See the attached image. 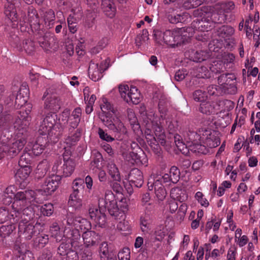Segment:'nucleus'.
<instances>
[{"label":"nucleus","mask_w":260,"mask_h":260,"mask_svg":"<svg viewBox=\"0 0 260 260\" xmlns=\"http://www.w3.org/2000/svg\"><path fill=\"white\" fill-rule=\"evenodd\" d=\"M183 136L186 144L178 135L174 136V142L178 150L184 155H187L189 150L198 154H206L209 152V148L216 147L220 143L217 132L204 128L197 132L189 131Z\"/></svg>","instance_id":"obj_1"},{"label":"nucleus","mask_w":260,"mask_h":260,"mask_svg":"<svg viewBox=\"0 0 260 260\" xmlns=\"http://www.w3.org/2000/svg\"><path fill=\"white\" fill-rule=\"evenodd\" d=\"M158 110L159 115L153 112H150L147 115L145 135L154 153L159 155L161 150L158 142L162 146L166 144V136L162 126L164 121L167 123L170 122V118L167 110L160 103L158 104Z\"/></svg>","instance_id":"obj_2"},{"label":"nucleus","mask_w":260,"mask_h":260,"mask_svg":"<svg viewBox=\"0 0 260 260\" xmlns=\"http://www.w3.org/2000/svg\"><path fill=\"white\" fill-rule=\"evenodd\" d=\"M31 108V106L28 105L27 110H25V111H20V116L16 119L14 123L15 137L12 142L8 144H4V148L7 153V156L10 158L17 155L26 143V133L31 120L29 115Z\"/></svg>","instance_id":"obj_3"},{"label":"nucleus","mask_w":260,"mask_h":260,"mask_svg":"<svg viewBox=\"0 0 260 260\" xmlns=\"http://www.w3.org/2000/svg\"><path fill=\"white\" fill-rule=\"evenodd\" d=\"M31 108V106L28 105L27 110H25V111H20V116L16 119L14 123L15 137L12 142L8 144H4V148L7 153V156L10 158L17 155L26 143V133L31 120L29 115Z\"/></svg>","instance_id":"obj_4"},{"label":"nucleus","mask_w":260,"mask_h":260,"mask_svg":"<svg viewBox=\"0 0 260 260\" xmlns=\"http://www.w3.org/2000/svg\"><path fill=\"white\" fill-rule=\"evenodd\" d=\"M120 204H117L115 194L110 190H107L105 192L104 198L99 199L100 207L107 208L109 214L116 220H120L117 225V229L120 231H130V225L127 221L125 220V212L128 210V206L122 200Z\"/></svg>","instance_id":"obj_5"},{"label":"nucleus","mask_w":260,"mask_h":260,"mask_svg":"<svg viewBox=\"0 0 260 260\" xmlns=\"http://www.w3.org/2000/svg\"><path fill=\"white\" fill-rule=\"evenodd\" d=\"M69 115L68 111H64L57 120L55 113H48L41 122L38 132L40 134L47 135L50 141L57 142L68 121Z\"/></svg>","instance_id":"obj_6"},{"label":"nucleus","mask_w":260,"mask_h":260,"mask_svg":"<svg viewBox=\"0 0 260 260\" xmlns=\"http://www.w3.org/2000/svg\"><path fill=\"white\" fill-rule=\"evenodd\" d=\"M7 3L5 5L4 13L12 23L13 28L20 25L21 31H25V28L28 24L40 26L39 16L37 10L30 7L28 9L27 17L21 14V18L18 19L16 10V5L18 3V0H6Z\"/></svg>","instance_id":"obj_7"},{"label":"nucleus","mask_w":260,"mask_h":260,"mask_svg":"<svg viewBox=\"0 0 260 260\" xmlns=\"http://www.w3.org/2000/svg\"><path fill=\"white\" fill-rule=\"evenodd\" d=\"M35 203H41L37 197L36 192L33 190H21L17 192L14 196V202L12 205L13 212L12 216L13 222L19 220V211L25 207L35 205Z\"/></svg>","instance_id":"obj_8"},{"label":"nucleus","mask_w":260,"mask_h":260,"mask_svg":"<svg viewBox=\"0 0 260 260\" xmlns=\"http://www.w3.org/2000/svg\"><path fill=\"white\" fill-rule=\"evenodd\" d=\"M190 30H192L191 28H187L186 31L183 28L167 30L165 32L156 30L155 31L154 36L158 43L161 44L164 42L169 45L175 46L187 41V39L192 36V32L191 35L187 34V31L189 32Z\"/></svg>","instance_id":"obj_9"},{"label":"nucleus","mask_w":260,"mask_h":260,"mask_svg":"<svg viewBox=\"0 0 260 260\" xmlns=\"http://www.w3.org/2000/svg\"><path fill=\"white\" fill-rule=\"evenodd\" d=\"M236 77L233 74H222L218 78V89L221 93L235 94L237 92Z\"/></svg>","instance_id":"obj_10"},{"label":"nucleus","mask_w":260,"mask_h":260,"mask_svg":"<svg viewBox=\"0 0 260 260\" xmlns=\"http://www.w3.org/2000/svg\"><path fill=\"white\" fill-rule=\"evenodd\" d=\"M119 91L121 98L128 104L137 105L141 102V93L135 86L120 85Z\"/></svg>","instance_id":"obj_11"},{"label":"nucleus","mask_w":260,"mask_h":260,"mask_svg":"<svg viewBox=\"0 0 260 260\" xmlns=\"http://www.w3.org/2000/svg\"><path fill=\"white\" fill-rule=\"evenodd\" d=\"M76 229L72 231L71 233V237L69 238L70 239L71 244L72 247L75 249L79 248L80 245V234L79 230L86 231H89L91 228L90 223L86 219L83 218L81 217H77L76 218Z\"/></svg>","instance_id":"obj_12"},{"label":"nucleus","mask_w":260,"mask_h":260,"mask_svg":"<svg viewBox=\"0 0 260 260\" xmlns=\"http://www.w3.org/2000/svg\"><path fill=\"white\" fill-rule=\"evenodd\" d=\"M234 5L233 2H229L228 4H223L216 5L214 8L215 12L212 14H207L208 17L210 16V19L208 20L212 21L215 23H222L225 22L226 20L225 13H229L234 9Z\"/></svg>","instance_id":"obj_13"},{"label":"nucleus","mask_w":260,"mask_h":260,"mask_svg":"<svg viewBox=\"0 0 260 260\" xmlns=\"http://www.w3.org/2000/svg\"><path fill=\"white\" fill-rule=\"evenodd\" d=\"M61 159H56L52 167V171L53 172L57 173V172H60L62 176L64 177H68L73 173L76 167V163L75 161L71 158H66L64 156L63 157V164L60 168L58 169V167L61 164Z\"/></svg>","instance_id":"obj_14"},{"label":"nucleus","mask_w":260,"mask_h":260,"mask_svg":"<svg viewBox=\"0 0 260 260\" xmlns=\"http://www.w3.org/2000/svg\"><path fill=\"white\" fill-rule=\"evenodd\" d=\"M101 121L106 126L114 133L125 134L127 132L126 127L117 116L109 118L107 115H102Z\"/></svg>","instance_id":"obj_15"},{"label":"nucleus","mask_w":260,"mask_h":260,"mask_svg":"<svg viewBox=\"0 0 260 260\" xmlns=\"http://www.w3.org/2000/svg\"><path fill=\"white\" fill-rule=\"evenodd\" d=\"M61 177L56 174H52L48 176L41 185V190L46 194H50L55 191L58 187Z\"/></svg>","instance_id":"obj_16"},{"label":"nucleus","mask_w":260,"mask_h":260,"mask_svg":"<svg viewBox=\"0 0 260 260\" xmlns=\"http://www.w3.org/2000/svg\"><path fill=\"white\" fill-rule=\"evenodd\" d=\"M99 209L96 207H90L89 209V215L91 219L100 227H103L106 223V216L103 210L107 209L104 207H100L99 204Z\"/></svg>","instance_id":"obj_17"},{"label":"nucleus","mask_w":260,"mask_h":260,"mask_svg":"<svg viewBox=\"0 0 260 260\" xmlns=\"http://www.w3.org/2000/svg\"><path fill=\"white\" fill-rule=\"evenodd\" d=\"M39 133L41 136L38 138L35 143L32 146L29 144L28 145V146L31 147L32 153L36 156H38L43 152L44 147L47 144L56 143L52 142L51 140L50 141L47 137V135L40 134L39 132Z\"/></svg>","instance_id":"obj_18"},{"label":"nucleus","mask_w":260,"mask_h":260,"mask_svg":"<svg viewBox=\"0 0 260 260\" xmlns=\"http://www.w3.org/2000/svg\"><path fill=\"white\" fill-rule=\"evenodd\" d=\"M35 233V226L33 224L24 221H20L18 225V233L20 236H22L26 240H30Z\"/></svg>","instance_id":"obj_19"},{"label":"nucleus","mask_w":260,"mask_h":260,"mask_svg":"<svg viewBox=\"0 0 260 260\" xmlns=\"http://www.w3.org/2000/svg\"><path fill=\"white\" fill-rule=\"evenodd\" d=\"M102 66V63L99 66L98 63H94L92 61L90 62L88 68V75L92 80L98 81L103 77V73L104 70Z\"/></svg>","instance_id":"obj_20"},{"label":"nucleus","mask_w":260,"mask_h":260,"mask_svg":"<svg viewBox=\"0 0 260 260\" xmlns=\"http://www.w3.org/2000/svg\"><path fill=\"white\" fill-rule=\"evenodd\" d=\"M62 102L55 95H50L47 97L45 101L44 108L46 110L53 111V113L58 111L61 105Z\"/></svg>","instance_id":"obj_21"},{"label":"nucleus","mask_w":260,"mask_h":260,"mask_svg":"<svg viewBox=\"0 0 260 260\" xmlns=\"http://www.w3.org/2000/svg\"><path fill=\"white\" fill-rule=\"evenodd\" d=\"M29 95V89L25 85H22L20 87L19 90L15 99V106L16 108H19L26 104Z\"/></svg>","instance_id":"obj_22"},{"label":"nucleus","mask_w":260,"mask_h":260,"mask_svg":"<svg viewBox=\"0 0 260 260\" xmlns=\"http://www.w3.org/2000/svg\"><path fill=\"white\" fill-rule=\"evenodd\" d=\"M128 181L132 186L140 187L143 184V176L142 172L138 169H133L128 176Z\"/></svg>","instance_id":"obj_23"},{"label":"nucleus","mask_w":260,"mask_h":260,"mask_svg":"<svg viewBox=\"0 0 260 260\" xmlns=\"http://www.w3.org/2000/svg\"><path fill=\"white\" fill-rule=\"evenodd\" d=\"M36 204L34 206H28L25 207L21 211H19L20 213L19 215V220L17 222H20V221H24L25 223L29 222L30 220L34 217V213L35 208H36Z\"/></svg>","instance_id":"obj_24"},{"label":"nucleus","mask_w":260,"mask_h":260,"mask_svg":"<svg viewBox=\"0 0 260 260\" xmlns=\"http://www.w3.org/2000/svg\"><path fill=\"white\" fill-rule=\"evenodd\" d=\"M82 238L84 244L86 247L84 248H88L96 244L99 240V236L94 231H87L83 232Z\"/></svg>","instance_id":"obj_25"},{"label":"nucleus","mask_w":260,"mask_h":260,"mask_svg":"<svg viewBox=\"0 0 260 260\" xmlns=\"http://www.w3.org/2000/svg\"><path fill=\"white\" fill-rule=\"evenodd\" d=\"M153 184L149 183V180L148 181V188L149 190H152L154 188L156 198L160 201H162L166 198L167 192L161 183H157L154 182Z\"/></svg>","instance_id":"obj_26"},{"label":"nucleus","mask_w":260,"mask_h":260,"mask_svg":"<svg viewBox=\"0 0 260 260\" xmlns=\"http://www.w3.org/2000/svg\"><path fill=\"white\" fill-rule=\"evenodd\" d=\"M102 8L108 17L113 18L116 13V8L113 0H103Z\"/></svg>","instance_id":"obj_27"},{"label":"nucleus","mask_w":260,"mask_h":260,"mask_svg":"<svg viewBox=\"0 0 260 260\" xmlns=\"http://www.w3.org/2000/svg\"><path fill=\"white\" fill-rule=\"evenodd\" d=\"M100 107L102 111V114L100 115L101 119L102 115H107L109 118H111L113 117L112 115L116 113V111L112 105L105 98L102 99V103Z\"/></svg>","instance_id":"obj_28"},{"label":"nucleus","mask_w":260,"mask_h":260,"mask_svg":"<svg viewBox=\"0 0 260 260\" xmlns=\"http://www.w3.org/2000/svg\"><path fill=\"white\" fill-rule=\"evenodd\" d=\"M170 195L172 199L180 202H184L188 199V194L186 191L180 188L175 187L171 189Z\"/></svg>","instance_id":"obj_29"},{"label":"nucleus","mask_w":260,"mask_h":260,"mask_svg":"<svg viewBox=\"0 0 260 260\" xmlns=\"http://www.w3.org/2000/svg\"><path fill=\"white\" fill-rule=\"evenodd\" d=\"M42 17L43 19L45 26L47 28L52 27L55 23V15L54 11L49 9L43 14H41Z\"/></svg>","instance_id":"obj_30"},{"label":"nucleus","mask_w":260,"mask_h":260,"mask_svg":"<svg viewBox=\"0 0 260 260\" xmlns=\"http://www.w3.org/2000/svg\"><path fill=\"white\" fill-rule=\"evenodd\" d=\"M149 183L152 184L154 182L157 183H170L172 182L171 178L169 173H166L163 175L159 174H153L149 178Z\"/></svg>","instance_id":"obj_31"},{"label":"nucleus","mask_w":260,"mask_h":260,"mask_svg":"<svg viewBox=\"0 0 260 260\" xmlns=\"http://www.w3.org/2000/svg\"><path fill=\"white\" fill-rule=\"evenodd\" d=\"M31 172L30 167H20L17 171L15 177L19 182H23L29 177Z\"/></svg>","instance_id":"obj_32"},{"label":"nucleus","mask_w":260,"mask_h":260,"mask_svg":"<svg viewBox=\"0 0 260 260\" xmlns=\"http://www.w3.org/2000/svg\"><path fill=\"white\" fill-rule=\"evenodd\" d=\"M68 205L75 210L80 209L82 206V200L80 198L77 192H73L70 194Z\"/></svg>","instance_id":"obj_33"},{"label":"nucleus","mask_w":260,"mask_h":260,"mask_svg":"<svg viewBox=\"0 0 260 260\" xmlns=\"http://www.w3.org/2000/svg\"><path fill=\"white\" fill-rule=\"evenodd\" d=\"M217 35L224 40L232 36L235 32L234 28L229 25H223L217 30Z\"/></svg>","instance_id":"obj_34"},{"label":"nucleus","mask_w":260,"mask_h":260,"mask_svg":"<svg viewBox=\"0 0 260 260\" xmlns=\"http://www.w3.org/2000/svg\"><path fill=\"white\" fill-rule=\"evenodd\" d=\"M50 168V165L47 160H43L38 165L36 170V177L38 178L43 177Z\"/></svg>","instance_id":"obj_35"},{"label":"nucleus","mask_w":260,"mask_h":260,"mask_svg":"<svg viewBox=\"0 0 260 260\" xmlns=\"http://www.w3.org/2000/svg\"><path fill=\"white\" fill-rule=\"evenodd\" d=\"M108 171L111 178L116 181H121V177L119 170L116 165L111 161L108 164Z\"/></svg>","instance_id":"obj_36"},{"label":"nucleus","mask_w":260,"mask_h":260,"mask_svg":"<svg viewBox=\"0 0 260 260\" xmlns=\"http://www.w3.org/2000/svg\"><path fill=\"white\" fill-rule=\"evenodd\" d=\"M199 111L201 113L208 115L214 113L215 112L214 104L213 103L205 101L201 103Z\"/></svg>","instance_id":"obj_37"},{"label":"nucleus","mask_w":260,"mask_h":260,"mask_svg":"<svg viewBox=\"0 0 260 260\" xmlns=\"http://www.w3.org/2000/svg\"><path fill=\"white\" fill-rule=\"evenodd\" d=\"M51 236L54 238L57 242H60L64 236L62 231L57 223H53L50 229Z\"/></svg>","instance_id":"obj_38"},{"label":"nucleus","mask_w":260,"mask_h":260,"mask_svg":"<svg viewBox=\"0 0 260 260\" xmlns=\"http://www.w3.org/2000/svg\"><path fill=\"white\" fill-rule=\"evenodd\" d=\"M218 109L220 113L229 112L234 107V103L231 100H223L218 104Z\"/></svg>","instance_id":"obj_39"},{"label":"nucleus","mask_w":260,"mask_h":260,"mask_svg":"<svg viewBox=\"0 0 260 260\" xmlns=\"http://www.w3.org/2000/svg\"><path fill=\"white\" fill-rule=\"evenodd\" d=\"M188 14L185 13L182 14H169L168 15V19L171 23H177L183 22L185 21V18H187Z\"/></svg>","instance_id":"obj_40"},{"label":"nucleus","mask_w":260,"mask_h":260,"mask_svg":"<svg viewBox=\"0 0 260 260\" xmlns=\"http://www.w3.org/2000/svg\"><path fill=\"white\" fill-rule=\"evenodd\" d=\"M27 149L29 151L28 146L25 148L22 154L20 156L18 161V164L20 167H29L28 165L31 161V156L30 154L27 152Z\"/></svg>","instance_id":"obj_41"},{"label":"nucleus","mask_w":260,"mask_h":260,"mask_svg":"<svg viewBox=\"0 0 260 260\" xmlns=\"http://www.w3.org/2000/svg\"><path fill=\"white\" fill-rule=\"evenodd\" d=\"M124 159L131 164L138 163L139 162V156L137 153L132 151H125L122 153Z\"/></svg>","instance_id":"obj_42"},{"label":"nucleus","mask_w":260,"mask_h":260,"mask_svg":"<svg viewBox=\"0 0 260 260\" xmlns=\"http://www.w3.org/2000/svg\"><path fill=\"white\" fill-rule=\"evenodd\" d=\"M36 204V208L40 210V212L44 216H49L53 212V206L51 203L46 204L43 206H40Z\"/></svg>","instance_id":"obj_43"},{"label":"nucleus","mask_w":260,"mask_h":260,"mask_svg":"<svg viewBox=\"0 0 260 260\" xmlns=\"http://www.w3.org/2000/svg\"><path fill=\"white\" fill-rule=\"evenodd\" d=\"M15 223H12L7 225H2L0 228V236L5 238L9 237L16 229Z\"/></svg>","instance_id":"obj_44"},{"label":"nucleus","mask_w":260,"mask_h":260,"mask_svg":"<svg viewBox=\"0 0 260 260\" xmlns=\"http://www.w3.org/2000/svg\"><path fill=\"white\" fill-rule=\"evenodd\" d=\"M210 55L208 52L201 50L197 51L193 53V56L191 57L192 60L196 62H201L202 61L206 60Z\"/></svg>","instance_id":"obj_45"},{"label":"nucleus","mask_w":260,"mask_h":260,"mask_svg":"<svg viewBox=\"0 0 260 260\" xmlns=\"http://www.w3.org/2000/svg\"><path fill=\"white\" fill-rule=\"evenodd\" d=\"M140 227L142 232L144 234L149 233L151 230V225L149 220L144 217L140 218Z\"/></svg>","instance_id":"obj_46"},{"label":"nucleus","mask_w":260,"mask_h":260,"mask_svg":"<svg viewBox=\"0 0 260 260\" xmlns=\"http://www.w3.org/2000/svg\"><path fill=\"white\" fill-rule=\"evenodd\" d=\"M12 213H13V210L11 211L10 216H9L8 211L6 208H0V223H3L10 219L12 223H16V222H13Z\"/></svg>","instance_id":"obj_47"},{"label":"nucleus","mask_w":260,"mask_h":260,"mask_svg":"<svg viewBox=\"0 0 260 260\" xmlns=\"http://www.w3.org/2000/svg\"><path fill=\"white\" fill-rule=\"evenodd\" d=\"M171 180L172 183H176L180 179V173L178 168L176 166H172L169 173Z\"/></svg>","instance_id":"obj_48"},{"label":"nucleus","mask_w":260,"mask_h":260,"mask_svg":"<svg viewBox=\"0 0 260 260\" xmlns=\"http://www.w3.org/2000/svg\"><path fill=\"white\" fill-rule=\"evenodd\" d=\"M81 111L80 108H76L72 112V116L74 117L75 120L71 123V126L74 128L77 127L80 122Z\"/></svg>","instance_id":"obj_49"},{"label":"nucleus","mask_w":260,"mask_h":260,"mask_svg":"<svg viewBox=\"0 0 260 260\" xmlns=\"http://www.w3.org/2000/svg\"><path fill=\"white\" fill-rule=\"evenodd\" d=\"M84 188V180L81 178H77L73 182V192H76L77 194L80 191Z\"/></svg>","instance_id":"obj_50"},{"label":"nucleus","mask_w":260,"mask_h":260,"mask_svg":"<svg viewBox=\"0 0 260 260\" xmlns=\"http://www.w3.org/2000/svg\"><path fill=\"white\" fill-rule=\"evenodd\" d=\"M193 98L196 102L202 103L206 101L207 95L205 91L201 90H197L193 92Z\"/></svg>","instance_id":"obj_51"},{"label":"nucleus","mask_w":260,"mask_h":260,"mask_svg":"<svg viewBox=\"0 0 260 260\" xmlns=\"http://www.w3.org/2000/svg\"><path fill=\"white\" fill-rule=\"evenodd\" d=\"M16 188L13 185H10L7 187L4 191L3 195L5 198H8L9 200L8 203L11 202L12 198H14L16 194Z\"/></svg>","instance_id":"obj_52"},{"label":"nucleus","mask_w":260,"mask_h":260,"mask_svg":"<svg viewBox=\"0 0 260 260\" xmlns=\"http://www.w3.org/2000/svg\"><path fill=\"white\" fill-rule=\"evenodd\" d=\"M79 140V136L77 133H74L67 136L64 139V143L68 147H71L74 145Z\"/></svg>","instance_id":"obj_53"},{"label":"nucleus","mask_w":260,"mask_h":260,"mask_svg":"<svg viewBox=\"0 0 260 260\" xmlns=\"http://www.w3.org/2000/svg\"><path fill=\"white\" fill-rule=\"evenodd\" d=\"M20 50H25L27 53H30L34 50V44L29 40H25L22 43V46L19 47Z\"/></svg>","instance_id":"obj_54"},{"label":"nucleus","mask_w":260,"mask_h":260,"mask_svg":"<svg viewBox=\"0 0 260 260\" xmlns=\"http://www.w3.org/2000/svg\"><path fill=\"white\" fill-rule=\"evenodd\" d=\"M223 59L226 66L227 67L229 66V68H231L234 63L235 56L233 53H229L224 54Z\"/></svg>","instance_id":"obj_55"},{"label":"nucleus","mask_w":260,"mask_h":260,"mask_svg":"<svg viewBox=\"0 0 260 260\" xmlns=\"http://www.w3.org/2000/svg\"><path fill=\"white\" fill-rule=\"evenodd\" d=\"M195 198L198 202L202 206L207 207L209 206L208 200L204 198V195L202 192L198 191L195 195Z\"/></svg>","instance_id":"obj_56"},{"label":"nucleus","mask_w":260,"mask_h":260,"mask_svg":"<svg viewBox=\"0 0 260 260\" xmlns=\"http://www.w3.org/2000/svg\"><path fill=\"white\" fill-rule=\"evenodd\" d=\"M81 260H92V252L89 248L81 249Z\"/></svg>","instance_id":"obj_57"},{"label":"nucleus","mask_w":260,"mask_h":260,"mask_svg":"<svg viewBox=\"0 0 260 260\" xmlns=\"http://www.w3.org/2000/svg\"><path fill=\"white\" fill-rule=\"evenodd\" d=\"M119 260H129L130 259V251L127 248L123 249L119 251L118 255Z\"/></svg>","instance_id":"obj_58"},{"label":"nucleus","mask_w":260,"mask_h":260,"mask_svg":"<svg viewBox=\"0 0 260 260\" xmlns=\"http://www.w3.org/2000/svg\"><path fill=\"white\" fill-rule=\"evenodd\" d=\"M167 208L171 213H174L178 208V205L175 200L172 199L167 202Z\"/></svg>","instance_id":"obj_59"},{"label":"nucleus","mask_w":260,"mask_h":260,"mask_svg":"<svg viewBox=\"0 0 260 260\" xmlns=\"http://www.w3.org/2000/svg\"><path fill=\"white\" fill-rule=\"evenodd\" d=\"M188 207L186 204L182 203L179 207L177 212L178 217L180 220H183L186 214Z\"/></svg>","instance_id":"obj_60"},{"label":"nucleus","mask_w":260,"mask_h":260,"mask_svg":"<svg viewBox=\"0 0 260 260\" xmlns=\"http://www.w3.org/2000/svg\"><path fill=\"white\" fill-rule=\"evenodd\" d=\"M98 134L100 138L102 140L106 141L108 142H112L114 140V139L113 137L108 135L107 133H105L101 128H99Z\"/></svg>","instance_id":"obj_61"},{"label":"nucleus","mask_w":260,"mask_h":260,"mask_svg":"<svg viewBox=\"0 0 260 260\" xmlns=\"http://www.w3.org/2000/svg\"><path fill=\"white\" fill-rule=\"evenodd\" d=\"M48 236L47 235L39 236L36 240V242L38 243L40 247H43L48 242Z\"/></svg>","instance_id":"obj_62"},{"label":"nucleus","mask_w":260,"mask_h":260,"mask_svg":"<svg viewBox=\"0 0 260 260\" xmlns=\"http://www.w3.org/2000/svg\"><path fill=\"white\" fill-rule=\"evenodd\" d=\"M70 249V245L67 243H62L58 248L57 253L60 255H65L68 253Z\"/></svg>","instance_id":"obj_63"},{"label":"nucleus","mask_w":260,"mask_h":260,"mask_svg":"<svg viewBox=\"0 0 260 260\" xmlns=\"http://www.w3.org/2000/svg\"><path fill=\"white\" fill-rule=\"evenodd\" d=\"M29 254H30V252L29 251L24 253L20 252L19 255H16L14 257L13 260H32L29 257Z\"/></svg>","instance_id":"obj_64"}]
</instances>
